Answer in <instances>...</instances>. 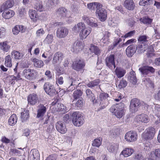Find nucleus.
Instances as JSON below:
<instances>
[{"label":"nucleus","instance_id":"nucleus-33","mask_svg":"<svg viewBox=\"0 0 160 160\" xmlns=\"http://www.w3.org/2000/svg\"><path fill=\"white\" fill-rule=\"evenodd\" d=\"M13 0H8L3 3L2 6L3 9H8L11 8L14 5Z\"/></svg>","mask_w":160,"mask_h":160},{"label":"nucleus","instance_id":"nucleus-44","mask_svg":"<svg viewBox=\"0 0 160 160\" xmlns=\"http://www.w3.org/2000/svg\"><path fill=\"white\" fill-rule=\"evenodd\" d=\"M29 14L31 18L34 22L36 21L38 16L37 15L36 11L35 10L30 9L29 11Z\"/></svg>","mask_w":160,"mask_h":160},{"label":"nucleus","instance_id":"nucleus-50","mask_svg":"<svg viewBox=\"0 0 160 160\" xmlns=\"http://www.w3.org/2000/svg\"><path fill=\"white\" fill-rule=\"evenodd\" d=\"M99 82V79H97L89 82L86 85L88 87L92 88L95 86L98 85Z\"/></svg>","mask_w":160,"mask_h":160},{"label":"nucleus","instance_id":"nucleus-35","mask_svg":"<svg viewBox=\"0 0 160 160\" xmlns=\"http://www.w3.org/2000/svg\"><path fill=\"white\" fill-rule=\"evenodd\" d=\"M129 82L133 85L136 84L137 82V78L136 76V73L133 71H131L130 73L128 78Z\"/></svg>","mask_w":160,"mask_h":160},{"label":"nucleus","instance_id":"nucleus-6","mask_svg":"<svg viewBox=\"0 0 160 160\" xmlns=\"http://www.w3.org/2000/svg\"><path fill=\"white\" fill-rule=\"evenodd\" d=\"M85 66V63L82 59L77 58L73 62L72 68L74 70L80 71Z\"/></svg>","mask_w":160,"mask_h":160},{"label":"nucleus","instance_id":"nucleus-20","mask_svg":"<svg viewBox=\"0 0 160 160\" xmlns=\"http://www.w3.org/2000/svg\"><path fill=\"white\" fill-rule=\"evenodd\" d=\"M46 108L42 104H40L38 107L37 117L41 118L43 117L46 112Z\"/></svg>","mask_w":160,"mask_h":160},{"label":"nucleus","instance_id":"nucleus-54","mask_svg":"<svg viewBox=\"0 0 160 160\" xmlns=\"http://www.w3.org/2000/svg\"><path fill=\"white\" fill-rule=\"evenodd\" d=\"M153 0H140L139 4L140 6H144L150 5L152 2Z\"/></svg>","mask_w":160,"mask_h":160},{"label":"nucleus","instance_id":"nucleus-10","mask_svg":"<svg viewBox=\"0 0 160 160\" xmlns=\"http://www.w3.org/2000/svg\"><path fill=\"white\" fill-rule=\"evenodd\" d=\"M44 88L45 92L51 96L54 95L57 93L54 86L49 84L48 83H46L44 84Z\"/></svg>","mask_w":160,"mask_h":160},{"label":"nucleus","instance_id":"nucleus-45","mask_svg":"<svg viewBox=\"0 0 160 160\" xmlns=\"http://www.w3.org/2000/svg\"><path fill=\"white\" fill-rule=\"evenodd\" d=\"M137 47L138 52L139 53L144 52L147 48L145 44L140 42L138 43V46H137Z\"/></svg>","mask_w":160,"mask_h":160},{"label":"nucleus","instance_id":"nucleus-42","mask_svg":"<svg viewBox=\"0 0 160 160\" xmlns=\"http://www.w3.org/2000/svg\"><path fill=\"white\" fill-rule=\"evenodd\" d=\"M118 145L116 143H109L107 147V149L110 152H114L117 151Z\"/></svg>","mask_w":160,"mask_h":160},{"label":"nucleus","instance_id":"nucleus-13","mask_svg":"<svg viewBox=\"0 0 160 160\" xmlns=\"http://www.w3.org/2000/svg\"><path fill=\"white\" fill-rule=\"evenodd\" d=\"M137 45L132 44L128 46L126 50L127 56L129 58L132 57L135 53L137 49Z\"/></svg>","mask_w":160,"mask_h":160},{"label":"nucleus","instance_id":"nucleus-64","mask_svg":"<svg viewBox=\"0 0 160 160\" xmlns=\"http://www.w3.org/2000/svg\"><path fill=\"white\" fill-rule=\"evenodd\" d=\"M33 158H39V153L38 151L37 150L33 151L32 152Z\"/></svg>","mask_w":160,"mask_h":160},{"label":"nucleus","instance_id":"nucleus-9","mask_svg":"<svg viewBox=\"0 0 160 160\" xmlns=\"http://www.w3.org/2000/svg\"><path fill=\"white\" fill-rule=\"evenodd\" d=\"M68 29L66 27H61L58 28L56 31V36L59 38H63L68 34Z\"/></svg>","mask_w":160,"mask_h":160},{"label":"nucleus","instance_id":"nucleus-14","mask_svg":"<svg viewBox=\"0 0 160 160\" xmlns=\"http://www.w3.org/2000/svg\"><path fill=\"white\" fill-rule=\"evenodd\" d=\"M35 71L30 68L24 69L22 72V75L28 80L32 79L33 78Z\"/></svg>","mask_w":160,"mask_h":160},{"label":"nucleus","instance_id":"nucleus-22","mask_svg":"<svg viewBox=\"0 0 160 160\" xmlns=\"http://www.w3.org/2000/svg\"><path fill=\"white\" fill-rule=\"evenodd\" d=\"M56 14L59 17H69V16L68 15V12L66 9L64 8H58L56 11Z\"/></svg>","mask_w":160,"mask_h":160},{"label":"nucleus","instance_id":"nucleus-62","mask_svg":"<svg viewBox=\"0 0 160 160\" xmlns=\"http://www.w3.org/2000/svg\"><path fill=\"white\" fill-rule=\"evenodd\" d=\"M135 33V30L126 33L123 37L122 36L121 37H123L125 38L131 37L134 35Z\"/></svg>","mask_w":160,"mask_h":160},{"label":"nucleus","instance_id":"nucleus-60","mask_svg":"<svg viewBox=\"0 0 160 160\" xmlns=\"http://www.w3.org/2000/svg\"><path fill=\"white\" fill-rule=\"evenodd\" d=\"M102 139H96L93 141L92 143V145L93 146L98 147L101 145L102 143Z\"/></svg>","mask_w":160,"mask_h":160},{"label":"nucleus","instance_id":"nucleus-36","mask_svg":"<svg viewBox=\"0 0 160 160\" xmlns=\"http://www.w3.org/2000/svg\"><path fill=\"white\" fill-rule=\"evenodd\" d=\"M15 13L14 12L11 10L4 11L2 13V16L5 19H9L12 17L14 15Z\"/></svg>","mask_w":160,"mask_h":160},{"label":"nucleus","instance_id":"nucleus-51","mask_svg":"<svg viewBox=\"0 0 160 160\" xmlns=\"http://www.w3.org/2000/svg\"><path fill=\"white\" fill-rule=\"evenodd\" d=\"M149 37L146 35L140 36L138 39L139 42L144 43L148 41V39H149Z\"/></svg>","mask_w":160,"mask_h":160},{"label":"nucleus","instance_id":"nucleus-3","mask_svg":"<svg viewBox=\"0 0 160 160\" xmlns=\"http://www.w3.org/2000/svg\"><path fill=\"white\" fill-rule=\"evenodd\" d=\"M72 122L75 126L79 127L84 123L83 117L78 112H74L72 114Z\"/></svg>","mask_w":160,"mask_h":160},{"label":"nucleus","instance_id":"nucleus-47","mask_svg":"<svg viewBox=\"0 0 160 160\" xmlns=\"http://www.w3.org/2000/svg\"><path fill=\"white\" fill-rule=\"evenodd\" d=\"M82 91L79 90H75L73 93V99L72 102H75L76 99L80 98V97L82 96Z\"/></svg>","mask_w":160,"mask_h":160},{"label":"nucleus","instance_id":"nucleus-24","mask_svg":"<svg viewBox=\"0 0 160 160\" xmlns=\"http://www.w3.org/2000/svg\"><path fill=\"white\" fill-rule=\"evenodd\" d=\"M7 41L0 42V49L4 52H7L9 50L11 46Z\"/></svg>","mask_w":160,"mask_h":160},{"label":"nucleus","instance_id":"nucleus-23","mask_svg":"<svg viewBox=\"0 0 160 160\" xmlns=\"http://www.w3.org/2000/svg\"><path fill=\"white\" fill-rule=\"evenodd\" d=\"M124 7L129 10H132L135 7V3L133 0H126L124 3Z\"/></svg>","mask_w":160,"mask_h":160},{"label":"nucleus","instance_id":"nucleus-46","mask_svg":"<svg viewBox=\"0 0 160 160\" xmlns=\"http://www.w3.org/2000/svg\"><path fill=\"white\" fill-rule=\"evenodd\" d=\"M4 65L8 68H10L12 66V58L10 55H8L5 57Z\"/></svg>","mask_w":160,"mask_h":160},{"label":"nucleus","instance_id":"nucleus-8","mask_svg":"<svg viewBox=\"0 0 160 160\" xmlns=\"http://www.w3.org/2000/svg\"><path fill=\"white\" fill-rule=\"evenodd\" d=\"M124 138L125 139L127 142H132L137 140L138 135L135 132L131 131L126 133Z\"/></svg>","mask_w":160,"mask_h":160},{"label":"nucleus","instance_id":"nucleus-37","mask_svg":"<svg viewBox=\"0 0 160 160\" xmlns=\"http://www.w3.org/2000/svg\"><path fill=\"white\" fill-rule=\"evenodd\" d=\"M9 83L12 85H14L15 83V81H17L20 79V76L19 73L16 75V76L11 75L8 77Z\"/></svg>","mask_w":160,"mask_h":160},{"label":"nucleus","instance_id":"nucleus-16","mask_svg":"<svg viewBox=\"0 0 160 160\" xmlns=\"http://www.w3.org/2000/svg\"><path fill=\"white\" fill-rule=\"evenodd\" d=\"M63 58V54L60 52H57L54 54L52 63L54 65L60 64Z\"/></svg>","mask_w":160,"mask_h":160},{"label":"nucleus","instance_id":"nucleus-1","mask_svg":"<svg viewBox=\"0 0 160 160\" xmlns=\"http://www.w3.org/2000/svg\"><path fill=\"white\" fill-rule=\"evenodd\" d=\"M124 105L121 103L112 106L110 108V111L118 118H121L124 114L123 109Z\"/></svg>","mask_w":160,"mask_h":160},{"label":"nucleus","instance_id":"nucleus-11","mask_svg":"<svg viewBox=\"0 0 160 160\" xmlns=\"http://www.w3.org/2000/svg\"><path fill=\"white\" fill-rule=\"evenodd\" d=\"M114 60L115 58L114 55H111L107 57L105 59L106 65L110 69H112L113 67L115 68L116 66Z\"/></svg>","mask_w":160,"mask_h":160},{"label":"nucleus","instance_id":"nucleus-59","mask_svg":"<svg viewBox=\"0 0 160 160\" xmlns=\"http://www.w3.org/2000/svg\"><path fill=\"white\" fill-rule=\"evenodd\" d=\"M35 9L39 12H42L44 10V8L42 3H37L34 7Z\"/></svg>","mask_w":160,"mask_h":160},{"label":"nucleus","instance_id":"nucleus-43","mask_svg":"<svg viewBox=\"0 0 160 160\" xmlns=\"http://www.w3.org/2000/svg\"><path fill=\"white\" fill-rule=\"evenodd\" d=\"M17 118L15 114H12L8 119V123L11 126L14 125L16 123Z\"/></svg>","mask_w":160,"mask_h":160},{"label":"nucleus","instance_id":"nucleus-48","mask_svg":"<svg viewBox=\"0 0 160 160\" xmlns=\"http://www.w3.org/2000/svg\"><path fill=\"white\" fill-rule=\"evenodd\" d=\"M90 50L92 52L94 53L95 54L98 55L101 53L100 49L97 46L92 45L90 47Z\"/></svg>","mask_w":160,"mask_h":160},{"label":"nucleus","instance_id":"nucleus-52","mask_svg":"<svg viewBox=\"0 0 160 160\" xmlns=\"http://www.w3.org/2000/svg\"><path fill=\"white\" fill-rule=\"evenodd\" d=\"M110 36V33L108 32H106L103 37L102 38V42L104 43H107V42H109V37Z\"/></svg>","mask_w":160,"mask_h":160},{"label":"nucleus","instance_id":"nucleus-39","mask_svg":"<svg viewBox=\"0 0 160 160\" xmlns=\"http://www.w3.org/2000/svg\"><path fill=\"white\" fill-rule=\"evenodd\" d=\"M101 4L98 2H91L88 4V8L91 10L97 9L101 6Z\"/></svg>","mask_w":160,"mask_h":160},{"label":"nucleus","instance_id":"nucleus-31","mask_svg":"<svg viewBox=\"0 0 160 160\" xmlns=\"http://www.w3.org/2000/svg\"><path fill=\"white\" fill-rule=\"evenodd\" d=\"M136 118L137 121H140L144 123H147L149 121V119L147 115L144 114H142L137 116Z\"/></svg>","mask_w":160,"mask_h":160},{"label":"nucleus","instance_id":"nucleus-26","mask_svg":"<svg viewBox=\"0 0 160 160\" xmlns=\"http://www.w3.org/2000/svg\"><path fill=\"white\" fill-rule=\"evenodd\" d=\"M149 157L156 160L160 159V148H157L152 151L149 155Z\"/></svg>","mask_w":160,"mask_h":160},{"label":"nucleus","instance_id":"nucleus-57","mask_svg":"<svg viewBox=\"0 0 160 160\" xmlns=\"http://www.w3.org/2000/svg\"><path fill=\"white\" fill-rule=\"evenodd\" d=\"M152 111L156 115L160 114V105L158 104L155 105Z\"/></svg>","mask_w":160,"mask_h":160},{"label":"nucleus","instance_id":"nucleus-2","mask_svg":"<svg viewBox=\"0 0 160 160\" xmlns=\"http://www.w3.org/2000/svg\"><path fill=\"white\" fill-rule=\"evenodd\" d=\"M144 106V108L148 109L150 107L143 102H141L139 99L134 98L131 100L130 102V109L132 112L135 113L138 111V108L141 106Z\"/></svg>","mask_w":160,"mask_h":160},{"label":"nucleus","instance_id":"nucleus-49","mask_svg":"<svg viewBox=\"0 0 160 160\" xmlns=\"http://www.w3.org/2000/svg\"><path fill=\"white\" fill-rule=\"evenodd\" d=\"M53 40V36L52 34H48L45 38L44 42L45 43L47 44L51 43Z\"/></svg>","mask_w":160,"mask_h":160},{"label":"nucleus","instance_id":"nucleus-56","mask_svg":"<svg viewBox=\"0 0 160 160\" xmlns=\"http://www.w3.org/2000/svg\"><path fill=\"white\" fill-rule=\"evenodd\" d=\"M140 21L147 25H150L152 22V19L148 18H141Z\"/></svg>","mask_w":160,"mask_h":160},{"label":"nucleus","instance_id":"nucleus-58","mask_svg":"<svg viewBox=\"0 0 160 160\" xmlns=\"http://www.w3.org/2000/svg\"><path fill=\"white\" fill-rule=\"evenodd\" d=\"M45 33V32L43 28H40L36 32V37L38 38H40Z\"/></svg>","mask_w":160,"mask_h":160},{"label":"nucleus","instance_id":"nucleus-29","mask_svg":"<svg viewBox=\"0 0 160 160\" xmlns=\"http://www.w3.org/2000/svg\"><path fill=\"white\" fill-rule=\"evenodd\" d=\"M126 72V71L125 69L120 67H117L114 71L115 75L119 78L124 76Z\"/></svg>","mask_w":160,"mask_h":160},{"label":"nucleus","instance_id":"nucleus-25","mask_svg":"<svg viewBox=\"0 0 160 160\" xmlns=\"http://www.w3.org/2000/svg\"><path fill=\"white\" fill-rule=\"evenodd\" d=\"M12 32L15 35H17L19 32L22 33L24 32L26 28L22 25H16L12 29Z\"/></svg>","mask_w":160,"mask_h":160},{"label":"nucleus","instance_id":"nucleus-28","mask_svg":"<svg viewBox=\"0 0 160 160\" xmlns=\"http://www.w3.org/2000/svg\"><path fill=\"white\" fill-rule=\"evenodd\" d=\"M85 27H86L85 25L83 22H79L74 26L72 28V30L74 32L77 33L82 30L85 28Z\"/></svg>","mask_w":160,"mask_h":160},{"label":"nucleus","instance_id":"nucleus-38","mask_svg":"<svg viewBox=\"0 0 160 160\" xmlns=\"http://www.w3.org/2000/svg\"><path fill=\"white\" fill-rule=\"evenodd\" d=\"M83 100L82 98H80L77 99H76L75 102H73V104L74 105L75 108L77 109H78L82 107L83 106Z\"/></svg>","mask_w":160,"mask_h":160},{"label":"nucleus","instance_id":"nucleus-5","mask_svg":"<svg viewBox=\"0 0 160 160\" xmlns=\"http://www.w3.org/2000/svg\"><path fill=\"white\" fill-rule=\"evenodd\" d=\"M155 132V129L154 128L149 127L146 129L142 136L146 140H150L153 138Z\"/></svg>","mask_w":160,"mask_h":160},{"label":"nucleus","instance_id":"nucleus-53","mask_svg":"<svg viewBox=\"0 0 160 160\" xmlns=\"http://www.w3.org/2000/svg\"><path fill=\"white\" fill-rule=\"evenodd\" d=\"M154 51V49L152 46L149 47L146 54L147 57L148 58H151L154 56V55L153 53Z\"/></svg>","mask_w":160,"mask_h":160},{"label":"nucleus","instance_id":"nucleus-40","mask_svg":"<svg viewBox=\"0 0 160 160\" xmlns=\"http://www.w3.org/2000/svg\"><path fill=\"white\" fill-rule=\"evenodd\" d=\"M109 97L108 94L106 93H100L99 95V98L100 100L102 101H104V102L105 103V106H107L108 104V98Z\"/></svg>","mask_w":160,"mask_h":160},{"label":"nucleus","instance_id":"nucleus-61","mask_svg":"<svg viewBox=\"0 0 160 160\" xmlns=\"http://www.w3.org/2000/svg\"><path fill=\"white\" fill-rule=\"evenodd\" d=\"M29 113L27 111H24L21 113V118L22 121L27 120L28 118Z\"/></svg>","mask_w":160,"mask_h":160},{"label":"nucleus","instance_id":"nucleus-63","mask_svg":"<svg viewBox=\"0 0 160 160\" xmlns=\"http://www.w3.org/2000/svg\"><path fill=\"white\" fill-rule=\"evenodd\" d=\"M144 158L142 155L141 154H138L135 155L134 158L133 160H143Z\"/></svg>","mask_w":160,"mask_h":160},{"label":"nucleus","instance_id":"nucleus-15","mask_svg":"<svg viewBox=\"0 0 160 160\" xmlns=\"http://www.w3.org/2000/svg\"><path fill=\"white\" fill-rule=\"evenodd\" d=\"M56 128L57 130L62 134L65 133L67 130L65 124L62 121H58L56 123Z\"/></svg>","mask_w":160,"mask_h":160},{"label":"nucleus","instance_id":"nucleus-41","mask_svg":"<svg viewBox=\"0 0 160 160\" xmlns=\"http://www.w3.org/2000/svg\"><path fill=\"white\" fill-rule=\"evenodd\" d=\"M133 152V150L132 148H126L121 152V154H122L124 157H127L131 155Z\"/></svg>","mask_w":160,"mask_h":160},{"label":"nucleus","instance_id":"nucleus-18","mask_svg":"<svg viewBox=\"0 0 160 160\" xmlns=\"http://www.w3.org/2000/svg\"><path fill=\"white\" fill-rule=\"evenodd\" d=\"M83 45L82 42L80 40L76 41L72 46V51L73 52H77L82 49Z\"/></svg>","mask_w":160,"mask_h":160},{"label":"nucleus","instance_id":"nucleus-21","mask_svg":"<svg viewBox=\"0 0 160 160\" xmlns=\"http://www.w3.org/2000/svg\"><path fill=\"white\" fill-rule=\"evenodd\" d=\"M91 31V28H90L85 27L80 32L79 36L81 39L82 40L85 39L90 34Z\"/></svg>","mask_w":160,"mask_h":160},{"label":"nucleus","instance_id":"nucleus-7","mask_svg":"<svg viewBox=\"0 0 160 160\" xmlns=\"http://www.w3.org/2000/svg\"><path fill=\"white\" fill-rule=\"evenodd\" d=\"M82 19L87 24L92 28L98 27V24L97 21L92 17H89L84 15L82 17Z\"/></svg>","mask_w":160,"mask_h":160},{"label":"nucleus","instance_id":"nucleus-55","mask_svg":"<svg viewBox=\"0 0 160 160\" xmlns=\"http://www.w3.org/2000/svg\"><path fill=\"white\" fill-rule=\"evenodd\" d=\"M127 82L125 80L122 79L119 82L118 88L119 89L125 87L127 85Z\"/></svg>","mask_w":160,"mask_h":160},{"label":"nucleus","instance_id":"nucleus-32","mask_svg":"<svg viewBox=\"0 0 160 160\" xmlns=\"http://www.w3.org/2000/svg\"><path fill=\"white\" fill-rule=\"evenodd\" d=\"M12 56L15 60H20L22 59L23 56L22 53L18 51L14 50L11 52Z\"/></svg>","mask_w":160,"mask_h":160},{"label":"nucleus","instance_id":"nucleus-17","mask_svg":"<svg viewBox=\"0 0 160 160\" xmlns=\"http://www.w3.org/2000/svg\"><path fill=\"white\" fill-rule=\"evenodd\" d=\"M86 94V98L90 100L93 103L97 102V99L95 98L94 94L89 89H87L85 91Z\"/></svg>","mask_w":160,"mask_h":160},{"label":"nucleus","instance_id":"nucleus-12","mask_svg":"<svg viewBox=\"0 0 160 160\" xmlns=\"http://www.w3.org/2000/svg\"><path fill=\"white\" fill-rule=\"evenodd\" d=\"M139 71L141 72L143 76H145L148 75L150 72L153 73L155 72V69L152 67L145 66L140 68L139 69Z\"/></svg>","mask_w":160,"mask_h":160},{"label":"nucleus","instance_id":"nucleus-27","mask_svg":"<svg viewBox=\"0 0 160 160\" xmlns=\"http://www.w3.org/2000/svg\"><path fill=\"white\" fill-rule=\"evenodd\" d=\"M59 3V0H48L46 6L48 9H51Z\"/></svg>","mask_w":160,"mask_h":160},{"label":"nucleus","instance_id":"nucleus-30","mask_svg":"<svg viewBox=\"0 0 160 160\" xmlns=\"http://www.w3.org/2000/svg\"><path fill=\"white\" fill-rule=\"evenodd\" d=\"M32 61L33 62V65L35 67L41 68L44 66L43 61L38 58H33L32 59Z\"/></svg>","mask_w":160,"mask_h":160},{"label":"nucleus","instance_id":"nucleus-4","mask_svg":"<svg viewBox=\"0 0 160 160\" xmlns=\"http://www.w3.org/2000/svg\"><path fill=\"white\" fill-rule=\"evenodd\" d=\"M101 5L96 11V15L98 17L99 20L101 22L105 21L107 17V12Z\"/></svg>","mask_w":160,"mask_h":160},{"label":"nucleus","instance_id":"nucleus-34","mask_svg":"<svg viewBox=\"0 0 160 160\" xmlns=\"http://www.w3.org/2000/svg\"><path fill=\"white\" fill-rule=\"evenodd\" d=\"M52 105L54 106L55 107H57V111H63L65 110L66 107L63 104L59 103L58 101L55 100L52 102Z\"/></svg>","mask_w":160,"mask_h":160},{"label":"nucleus","instance_id":"nucleus-19","mask_svg":"<svg viewBox=\"0 0 160 160\" xmlns=\"http://www.w3.org/2000/svg\"><path fill=\"white\" fill-rule=\"evenodd\" d=\"M38 100V95L34 93L30 94L28 97V102L32 105L35 104L37 102Z\"/></svg>","mask_w":160,"mask_h":160}]
</instances>
